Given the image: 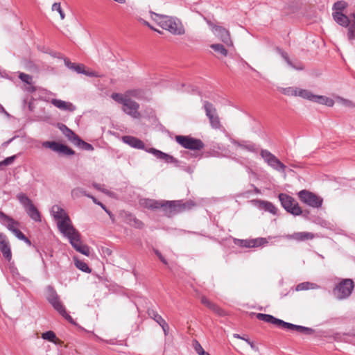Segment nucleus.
<instances>
[{
	"instance_id": "nucleus-11",
	"label": "nucleus",
	"mask_w": 355,
	"mask_h": 355,
	"mask_svg": "<svg viewBox=\"0 0 355 355\" xmlns=\"http://www.w3.org/2000/svg\"><path fill=\"white\" fill-rule=\"evenodd\" d=\"M260 155L270 167L279 172H285L286 166L269 150L262 149Z\"/></svg>"
},
{
	"instance_id": "nucleus-40",
	"label": "nucleus",
	"mask_w": 355,
	"mask_h": 355,
	"mask_svg": "<svg viewBox=\"0 0 355 355\" xmlns=\"http://www.w3.org/2000/svg\"><path fill=\"white\" fill-rule=\"evenodd\" d=\"M209 121L211 126L214 129H219L221 126L219 116L217 114L214 116H210L209 118Z\"/></svg>"
},
{
	"instance_id": "nucleus-62",
	"label": "nucleus",
	"mask_w": 355,
	"mask_h": 355,
	"mask_svg": "<svg viewBox=\"0 0 355 355\" xmlns=\"http://www.w3.org/2000/svg\"><path fill=\"white\" fill-rule=\"evenodd\" d=\"M22 241H24L28 245H31V241L26 236Z\"/></svg>"
},
{
	"instance_id": "nucleus-35",
	"label": "nucleus",
	"mask_w": 355,
	"mask_h": 355,
	"mask_svg": "<svg viewBox=\"0 0 355 355\" xmlns=\"http://www.w3.org/2000/svg\"><path fill=\"white\" fill-rule=\"evenodd\" d=\"M318 286L314 283L311 282H303L300 283L297 285L296 286V291H305V290H309V289H315L318 288Z\"/></svg>"
},
{
	"instance_id": "nucleus-20",
	"label": "nucleus",
	"mask_w": 355,
	"mask_h": 355,
	"mask_svg": "<svg viewBox=\"0 0 355 355\" xmlns=\"http://www.w3.org/2000/svg\"><path fill=\"white\" fill-rule=\"evenodd\" d=\"M267 243L263 238H257L253 239H244L240 241V245L244 248H256Z\"/></svg>"
},
{
	"instance_id": "nucleus-4",
	"label": "nucleus",
	"mask_w": 355,
	"mask_h": 355,
	"mask_svg": "<svg viewBox=\"0 0 355 355\" xmlns=\"http://www.w3.org/2000/svg\"><path fill=\"white\" fill-rule=\"evenodd\" d=\"M51 212L54 218L58 220V227L62 234L70 230L71 228L74 227L69 216L62 207L58 205H53L51 208Z\"/></svg>"
},
{
	"instance_id": "nucleus-50",
	"label": "nucleus",
	"mask_w": 355,
	"mask_h": 355,
	"mask_svg": "<svg viewBox=\"0 0 355 355\" xmlns=\"http://www.w3.org/2000/svg\"><path fill=\"white\" fill-rule=\"evenodd\" d=\"M297 331L306 335L313 334L314 333V330L313 329L300 325H299Z\"/></svg>"
},
{
	"instance_id": "nucleus-15",
	"label": "nucleus",
	"mask_w": 355,
	"mask_h": 355,
	"mask_svg": "<svg viewBox=\"0 0 355 355\" xmlns=\"http://www.w3.org/2000/svg\"><path fill=\"white\" fill-rule=\"evenodd\" d=\"M0 250L3 257L10 261L12 258L11 249L6 236L3 233H0Z\"/></svg>"
},
{
	"instance_id": "nucleus-52",
	"label": "nucleus",
	"mask_w": 355,
	"mask_h": 355,
	"mask_svg": "<svg viewBox=\"0 0 355 355\" xmlns=\"http://www.w3.org/2000/svg\"><path fill=\"white\" fill-rule=\"evenodd\" d=\"M88 198H91L95 204L101 206L103 209H104L109 215H110V212L107 209L106 207L103 203L98 201V200L95 197H94L92 195H88Z\"/></svg>"
},
{
	"instance_id": "nucleus-57",
	"label": "nucleus",
	"mask_w": 355,
	"mask_h": 355,
	"mask_svg": "<svg viewBox=\"0 0 355 355\" xmlns=\"http://www.w3.org/2000/svg\"><path fill=\"white\" fill-rule=\"evenodd\" d=\"M13 234L19 240H23L26 237V236L18 228L15 231H14Z\"/></svg>"
},
{
	"instance_id": "nucleus-14",
	"label": "nucleus",
	"mask_w": 355,
	"mask_h": 355,
	"mask_svg": "<svg viewBox=\"0 0 355 355\" xmlns=\"http://www.w3.org/2000/svg\"><path fill=\"white\" fill-rule=\"evenodd\" d=\"M139 108V103L129 98L125 105H123V110L125 113L131 116L132 118L139 119L141 116V114L138 111Z\"/></svg>"
},
{
	"instance_id": "nucleus-34",
	"label": "nucleus",
	"mask_w": 355,
	"mask_h": 355,
	"mask_svg": "<svg viewBox=\"0 0 355 355\" xmlns=\"http://www.w3.org/2000/svg\"><path fill=\"white\" fill-rule=\"evenodd\" d=\"M71 195L73 199H76L80 198L81 196L88 197V195L89 194L87 193L84 189L80 187H76L71 190Z\"/></svg>"
},
{
	"instance_id": "nucleus-32",
	"label": "nucleus",
	"mask_w": 355,
	"mask_h": 355,
	"mask_svg": "<svg viewBox=\"0 0 355 355\" xmlns=\"http://www.w3.org/2000/svg\"><path fill=\"white\" fill-rule=\"evenodd\" d=\"M203 107L207 118H209L210 116H214V114H217L216 107L209 101H205Z\"/></svg>"
},
{
	"instance_id": "nucleus-33",
	"label": "nucleus",
	"mask_w": 355,
	"mask_h": 355,
	"mask_svg": "<svg viewBox=\"0 0 355 355\" xmlns=\"http://www.w3.org/2000/svg\"><path fill=\"white\" fill-rule=\"evenodd\" d=\"M17 198L19 202L23 205L24 209H26L30 205H33L31 200L24 193H20L17 194Z\"/></svg>"
},
{
	"instance_id": "nucleus-53",
	"label": "nucleus",
	"mask_w": 355,
	"mask_h": 355,
	"mask_svg": "<svg viewBox=\"0 0 355 355\" xmlns=\"http://www.w3.org/2000/svg\"><path fill=\"white\" fill-rule=\"evenodd\" d=\"M85 69V67L83 64H74V67H73V71L77 72L78 73H83L84 70Z\"/></svg>"
},
{
	"instance_id": "nucleus-23",
	"label": "nucleus",
	"mask_w": 355,
	"mask_h": 355,
	"mask_svg": "<svg viewBox=\"0 0 355 355\" xmlns=\"http://www.w3.org/2000/svg\"><path fill=\"white\" fill-rule=\"evenodd\" d=\"M162 200H157L154 199H142L140 200V205L144 208L148 209H161Z\"/></svg>"
},
{
	"instance_id": "nucleus-24",
	"label": "nucleus",
	"mask_w": 355,
	"mask_h": 355,
	"mask_svg": "<svg viewBox=\"0 0 355 355\" xmlns=\"http://www.w3.org/2000/svg\"><path fill=\"white\" fill-rule=\"evenodd\" d=\"M55 310H56L64 319H66L69 322L72 324H76L75 321L71 318V316L67 313L64 306L62 302L60 301L58 303L55 304L53 306Z\"/></svg>"
},
{
	"instance_id": "nucleus-25",
	"label": "nucleus",
	"mask_w": 355,
	"mask_h": 355,
	"mask_svg": "<svg viewBox=\"0 0 355 355\" xmlns=\"http://www.w3.org/2000/svg\"><path fill=\"white\" fill-rule=\"evenodd\" d=\"M47 297L46 299L48 302L51 304L53 306L55 304L58 303L60 300V297L57 294L55 290L53 288V287L49 286L47 287Z\"/></svg>"
},
{
	"instance_id": "nucleus-2",
	"label": "nucleus",
	"mask_w": 355,
	"mask_h": 355,
	"mask_svg": "<svg viewBox=\"0 0 355 355\" xmlns=\"http://www.w3.org/2000/svg\"><path fill=\"white\" fill-rule=\"evenodd\" d=\"M151 19L162 28L175 35H182L185 30L182 22L177 18L150 12Z\"/></svg>"
},
{
	"instance_id": "nucleus-51",
	"label": "nucleus",
	"mask_w": 355,
	"mask_h": 355,
	"mask_svg": "<svg viewBox=\"0 0 355 355\" xmlns=\"http://www.w3.org/2000/svg\"><path fill=\"white\" fill-rule=\"evenodd\" d=\"M125 93L128 98H129V96H134L138 98L141 94V91L139 89H130L127 91Z\"/></svg>"
},
{
	"instance_id": "nucleus-9",
	"label": "nucleus",
	"mask_w": 355,
	"mask_h": 355,
	"mask_svg": "<svg viewBox=\"0 0 355 355\" xmlns=\"http://www.w3.org/2000/svg\"><path fill=\"white\" fill-rule=\"evenodd\" d=\"M175 141L183 148L191 150H200L205 147L204 143L200 139L190 136L177 135Z\"/></svg>"
},
{
	"instance_id": "nucleus-42",
	"label": "nucleus",
	"mask_w": 355,
	"mask_h": 355,
	"mask_svg": "<svg viewBox=\"0 0 355 355\" xmlns=\"http://www.w3.org/2000/svg\"><path fill=\"white\" fill-rule=\"evenodd\" d=\"M75 265L76 266L83 272H85L87 273H90L92 272V270L89 268L88 265L80 260H75Z\"/></svg>"
},
{
	"instance_id": "nucleus-7",
	"label": "nucleus",
	"mask_w": 355,
	"mask_h": 355,
	"mask_svg": "<svg viewBox=\"0 0 355 355\" xmlns=\"http://www.w3.org/2000/svg\"><path fill=\"white\" fill-rule=\"evenodd\" d=\"M256 317L259 320L264 321L267 323L272 324L276 327L282 329H286L288 330L297 331L299 327V325L286 322L282 320L276 318L273 315L269 314L259 313L256 314Z\"/></svg>"
},
{
	"instance_id": "nucleus-3",
	"label": "nucleus",
	"mask_w": 355,
	"mask_h": 355,
	"mask_svg": "<svg viewBox=\"0 0 355 355\" xmlns=\"http://www.w3.org/2000/svg\"><path fill=\"white\" fill-rule=\"evenodd\" d=\"M161 209L165 216L172 217L178 214L192 209L196 205L192 200H162Z\"/></svg>"
},
{
	"instance_id": "nucleus-46",
	"label": "nucleus",
	"mask_w": 355,
	"mask_h": 355,
	"mask_svg": "<svg viewBox=\"0 0 355 355\" xmlns=\"http://www.w3.org/2000/svg\"><path fill=\"white\" fill-rule=\"evenodd\" d=\"M17 157V155H12L10 157H8L3 159V161L0 162V170L1 169V167L3 166H7L9 165H11L14 161L15 160Z\"/></svg>"
},
{
	"instance_id": "nucleus-55",
	"label": "nucleus",
	"mask_w": 355,
	"mask_h": 355,
	"mask_svg": "<svg viewBox=\"0 0 355 355\" xmlns=\"http://www.w3.org/2000/svg\"><path fill=\"white\" fill-rule=\"evenodd\" d=\"M159 325L162 327V329H163L164 335L167 336L168 333V330H169L168 324L166 322V321H164Z\"/></svg>"
},
{
	"instance_id": "nucleus-60",
	"label": "nucleus",
	"mask_w": 355,
	"mask_h": 355,
	"mask_svg": "<svg viewBox=\"0 0 355 355\" xmlns=\"http://www.w3.org/2000/svg\"><path fill=\"white\" fill-rule=\"evenodd\" d=\"M64 64L66 65L67 67H68L69 69H73V67H74V64L75 63H73L71 62L69 59L67 58H65L64 60Z\"/></svg>"
},
{
	"instance_id": "nucleus-49",
	"label": "nucleus",
	"mask_w": 355,
	"mask_h": 355,
	"mask_svg": "<svg viewBox=\"0 0 355 355\" xmlns=\"http://www.w3.org/2000/svg\"><path fill=\"white\" fill-rule=\"evenodd\" d=\"M130 225H134L137 228H142L144 226V224L141 220H139V219L132 216H130Z\"/></svg>"
},
{
	"instance_id": "nucleus-6",
	"label": "nucleus",
	"mask_w": 355,
	"mask_h": 355,
	"mask_svg": "<svg viewBox=\"0 0 355 355\" xmlns=\"http://www.w3.org/2000/svg\"><path fill=\"white\" fill-rule=\"evenodd\" d=\"M354 288V284L351 279H344L340 281L334 289V295L338 300H344L350 296Z\"/></svg>"
},
{
	"instance_id": "nucleus-44",
	"label": "nucleus",
	"mask_w": 355,
	"mask_h": 355,
	"mask_svg": "<svg viewBox=\"0 0 355 355\" xmlns=\"http://www.w3.org/2000/svg\"><path fill=\"white\" fill-rule=\"evenodd\" d=\"M193 347L196 351V352L198 355H205L206 352L204 350L201 345L199 343V342L196 340H193Z\"/></svg>"
},
{
	"instance_id": "nucleus-37",
	"label": "nucleus",
	"mask_w": 355,
	"mask_h": 355,
	"mask_svg": "<svg viewBox=\"0 0 355 355\" xmlns=\"http://www.w3.org/2000/svg\"><path fill=\"white\" fill-rule=\"evenodd\" d=\"M76 146L80 148L85 150L92 151L94 150V147L90 144H88L83 140H82L80 137L76 140L75 144Z\"/></svg>"
},
{
	"instance_id": "nucleus-5",
	"label": "nucleus",
	"mask_w": 355,
	"mask_h": 355,
	"mask_svg": "<svg viewBox=\"0 0 355 355\" xmlns=\"http://www.w3.org/2000/svg\"><path fill=\"white\" fill-rule=\"evenodd\" d=\"M63 235L67 237L71 245L77 252L86 256L89 255V248L87 245L82 243L80 234L75 227L71 228L70 230L63 234Z\"/></svg>"
},
{
	"instance_id": "nucleus-45",
	"label": "nucleus",
	"mask_w": 355,
	"mask_h": 355,
	"mask_svg": "<svg viewBox=\"0 0 355 355\" xmlns=\"http://www.w3.org/2000/svg\"><path fill=\"white\" fill-rule=\"evenodd\" d=\"M278 51L280 53L282 57L285 60V61L287 62V64L289 66H291V67H293L294 69H298V70L302 69V67H296L292 64L291 61L290 60V59L288 58V54L286 52L282 51L280 49H278Z\"/></svg>"
},
{
	"instance_id": "nucleus-54",
	"label": "nucleus",
	"mask_w": 355,
	"mask_h": 355,
	"mask_svg": "<svg viewBox=\"0 0 355 355\" xmlns=\"http://www.w3.org/2000/svg\"><path fill=\"white\" fill-rule=\"evenodd\" d=\"M340 99V101L345 106L347 107H354V104L352 101H349V100H347V99H345L343 98H339Z\"/></svg>"
},
{
	"instance_id": "nucleus-29",
	"label": "nucleus",
	"mask_w": 355,
	"mask_h": 355,
	"mask_svg": "<svg viewBox=\"0 0 355 355\" xmlns=\"http://www.w3.org/2000/svg\"><path fill=\"white\" fill-rule=\"evenodd\" d=\"M60 129L62 131L63 134L68 138V139L71 141L73 144H75L79 137L73 131H72L64 124L61 125Z\"/></svg>"
},
{
	"instance_id": "nucleus-31",
	"label": "nucleus",
	"mask_w": 355,
	"mask_h": 355,
	"mask_svg": "<svg viewBox=\"0 0 355 355\" xmlns=\"http://www.w3.org/2000/svg\"><path fill=\"white\" fill-rule=\"evenodd\" d=\"M352 18L351 24L347 26V39L349 41L352 42L355 40V13L350 15Z\"/></svg>"
},
{
	"instance_id": "nucleus-17",
	"label": "nucleus",
	"mask_w": 355,
	"mask_h": 355,
	"mask_svg": "<svg viewBox=\"0 0 355 355\" xmlns=\"http://www.w3.org/2000/svg\"><path fill=\"white\" fill-rule=\"evenodd\" d=\"M147 152L153 154L157 159L164 160L166 163H173L175 165L178 164V161L173 156L168 155L159 150H157L153 148H150L148 150H146Z\"/></svg>"
},
{
	"instance_id": "nucleus-63",
	"label": "nucleus",
	"mask_w": 355,
	"mask_h": 355,
	"mask_svg": "<svg viewBox=\"0 0 355 355\" xmlns=\"http://www.w3.org/2000/svg\"><path fill=\"white\" fill-rule=\"evenodd\" d=\"M247 343L250 345L252 349H254L256 348L255 345H254L253 342L250 340H247Z\"/></svg>"
},
{
	"instance_id": "nucleus-10",
	"label": "nucleus",
	"mask_w": 355,
	"mask_h": 355,
	"mask_svg": "<svg viewBox=\"0 0 355 355\" xmlns=\"http://www.w3.org/2000/svg\"><path fill=\"white\" fill-rule=\"evenodd\" d=\"M297 196L302 202L311 207L320 208L322 207L323 199L313 192L304 189L300 191Z\"/></svg>"
},
{
	"instance_id": "nucleus-30",
	"label": "nucleus",
	"mask_w": 355,
	"mask_h": 355,
	"mask_svg": "<svg viewBox=\"0 0 355 355\" xmlns=\"http://www.w3.org/2000/svg\"><path fill=\"white\" fill-rule=\"evenodd\" d=\"M25 210L31 219L37 222L41 221L40 214L33 204L25 209Z\"/></svg>"
},
{
	"instance_id": "nucleus-16",
	"label": "nucleus",
	"mask_w": 355,
	"mask_h": 355,
	"mask_svg": "<svg viewBox=\"0 0 355 355\" xmlns=\"http://www.w3.org/2000/svg\"><path fill=\"white\" fill-rule=\"evenodd\" d=\"M230 141L236 147L240 148L248 152L254 153L257 150V145L251 141L245 140H236L234 139H231Z\"/></svg>"
},
{
	"instance_id": "nucleus-48",
	"label": "nucleus",
	"mask_w": 355,
	"mask_h": 355,
	"mask_svg": "<svg viewBox=\"0 0 355 355\" xmlns=\"http://www.w3.org/2000/svg\"><path fill=\"white\" fill-rule=\"evenodd\" d=\"M52 10L53 11H58V12H59V14L60 15L61 19H64L65 15H64L63 10L61 8L60 3H54L52 5Z\"/></svg>"
},
{
	"instance_id": "nucleus-26",
	"label": "nucleus",
	"mask_w": 355,
	"mask_h": 355,
	"mask_svg": "<svg viewBox=\"0 0 355 355\" xmlns=\"http://www.w3.org/2000/svg\"><path fill=\"white\" fill-rule=\"evenodd\" d=\"M258 203V207L260 209H262L266 211H268L272 214H276L277 209L276 207L270 202L258 200H257Z\"/></svg>"
},
{
	"instance_id": "nucleus-28",
	"label": "nucleus",
	"mask_w": 355,
	"mask_h": 355,
	"mask_svg": "<svg viewBox=\"0 0 355 355\" xmlns=\"http://www.w3.org/2000/svg\"><path fill=\"white\" fill-rule=\"evenodd\" d=\"M314 236L312 233L310 232H296L291 235L288 236V238L296 240L297 241H303L306 240H309L313 239Z\"/></svg>"
},
{
	"instance_id": "nucleus-12",
	"label": "nucleus",
	"mask_w": 355,
	"mask_h": 355,
	"mask_svg": "<svg viewBox=\"0 0 355 355\" xmlns=\"http://www.w3.org/2000/svg\"><path fill=\"white\" fill-rule=\"evenodd\" d=\"M42 147L49 148L51 150L63 155H73L75 154L73 150L66 145L60 144L55 141H46L42 144Z\"/></svg>"
},
{
	"instance_id": "nucleus-41",
	"label": "nucleus",
	"mask_w": 355,
	"mask_h": 355,
	"mask_svg": "<svg viewBox=\"0 0 355 355\" xmlns=\"http://www.w3.org/2000/svg\"><path fill=\"white\" fill-rule=\"evenodd\" d=\"M347 3L344 1H338L333 5L334 12H341L347 8Z\"/></svg>"
},
{
	"instance_id": "nucleus-22",
	"label": "nucleus",
	"mask_w": 355,
	"mask_h": 355,
	"mask_svg": "<svg viewBox=\"0 0 355 355\" xmlns=\"http://www.w3.org/2000/svg\"><path fill=\"white\" fill-rule=\"evenodd\" d=\"M332 15L335 21L340 26L347 27L351 24L352 19L341 12H334Z\"/></svg>"
},
{
	"instance_id": "nucleus-64",
	"label": "nucleus",
	"mask_w": 355,
	"mask_h": 355,
	"mask_svg": "<svg viewBox=\"0 0 355 355\" xmlns=\"http://www.w3.org/2000/svg\"><path fill=\"white\" fill-rule=\"evenodd\" d=\"M234 337L239 338V339L243 338L242 336H241L239 334H234Z\"/></svg>"
},
{
	"instance_id": "nucleus-43",
	"label": "nucleus",
	"mask_w": 355,
	"mask_h": 355,
	"mask_svg": "<svg viewBox=\"0 0 355 355\" xmlns=\"http://www.w3.org/2000/svg\"><path fill=\"white\" fill-rule=\"evenodd\" d=\"M42 338L44 340H47L50 342L55 343L56 336L52 331H48L42 334Z\"/></svg>"
},
{
	"instance_id": "nucleus-1",
	"label": "nucleus",
	"mask_w": 355,
	"mask_h": 355,
	"mask_svg": "<svg viewBox=\"0 0 355 355\" xmlns=\"http://www.w3.org/2000/svg\"><path fill=\"white\" fill-rule=\"evenodd\" d=\"M280 92L288 96H300L304 99H307L310 101L318 103L321 105H325L328 107H333L334 101L330 98L324 96L313 94L308 89H304L295 87H288L281 88Z\"/></svg>"
},
{
	"instance_id": "nucleus-58",
	"label": "nucleus",
	"mask_w": 355,
	"mask_h": 355,
	"mask_svg": "<svg viewBox=\"0 0 355 355\" xmlns=\"http://www.w3.org/2000/svg\"><path fill=\"white\" fill-rule=\"evenodd\" d=\"M83 74H84L87 76H89V77H98V75L96 72H94L93 71L86 70L85 69Z\"/></svg>"
},
{
	"instance_id": "nucleus-8",
	"label": "nucleus",
	"mask_w": 355,
	"mask_h": 355,
	"mask_svg": "<svg viewBox=\"0 0 355 355\" xmlns=\"http://www.w3.org/2000/svg\"><path fill=\"white\" fill-rule=\"evenodd\" d=\"M279 200L282 206L287 211V212L294 215L299 216L302 214V210L295 199L286 193H280Z\"/></svg>"
},
{
	"instance_id": "nucleus-59",
	"label": "nucleus",
	"mask_w": 355,
	"mask_h": 355,
	"mask_svg": "<svg viewBox=\"0 0 355 355\" xmlns=\"http://www.w3.org/2000/svg\"><path fill=\"white\" fill-rule=\"evenodd\" d=\"M92 186H93L96 189H97V190H98V191H102V192H103V193H108L107 190L103 189V188H102V187H101V184H97V183H93V184H92Z\"/></svg>"
},
{
	"instance_id": "nucleus-36",
	"label": "nucleus",
	"mask_w": 355,
	"mask_h": 355,
	"mask_svg": "<svg viewBox=\"0 0 355 355\" xmlns=\"http://www.w3.org/2000/svg\"><path fill=\"white\" fill-rule=\"evenodd\" d=\"M112 98L116 102L125 105L130 98H128L126 93L123 95L119 93H113L111 96Z\"/></svg>"
},
{
	"instance_id": "nucleus-47",
	"label": "nucleus",
	"mask_w": 355,
	"mask_h": 355,
	"mask_svg": "<svg viewBox=\"0 0 355 355\" xmlns=\"http://www.w3.org/2000/svg\"><path fill=\"white\" fill-rule=\"evenodd\" d=\"M19 78L24 83H26V84L31 85L32 83L33 78L31 76L28 74L24 73H19Z\"/></svg>"
},
{
	"instance_id": "nucleus-39",
	"label": "nucleus",
	"mask_w": 355,
	"mask_h": 355,
	"mask_svg": "<svg viewBox=\"0 0 355 355\" xmlns=\"http://www.w3.org/2000/svg\"><path fill=\"white\" fill-rule=\"evenodd\" d=\"M210 47L216 53L222 55L223 56L227 55V50L225 48L224 45L221 44H213Z\"/></svg>"
},
{
	"instance_id": "nucleus-38",
	"label": "nucleus",
	"mask_w": 355,
	"mask_h": 355,
	"mask_svg": "<svg viewBox=\"0 0 355 355\" xmlns=\"http://www.w3.org/2000/svg\"><path fill=\"white\" fill-rule=\"evenodd\" d=\"M148 314L150 318L153 319L159 324L165 321L164 319H163V318L154 309H148Z\"/></svg>"
},
{
	"instance_id": "nucleus-27",
	"label": "nucleus",
	"mask_w": 355,
	"mask_h": 355,
	"mask_svg": "<svg viewBox=\"0 0 355 355\" xmlns=\"http://www.w3.org/2000/svg\"><path fill=\"white\" fill-rule=\"evenodd\" d=\"M200 301L202 304H204L207 308H209L210 310L213 311L214 312L216 313L217 314H218V315L223 314V311L219 306H218L216 304L211 302L205 296H202Z\"/></svg>"
},
{
	"instance_id": "nucleus-13",
	"label": "nucleus",
	"mask_w": 355,
	"mask_h": 355,
	"mask_svg": "<svg viewBox=\"0 0 355 355\" xmlns=\"http://www.w3.org/2000/svg\"><path fill=\"white\" fill-rule=\"evenodd\" d=\"M209 26L211 28L215 35L227 46H232L233 42L231 40L230 33L228 30L220 26L214 25L211 21H207Z\"/></svg>"
},
{
	"instance_id": "nucleus-56",
	"label": "nucleus",
	"mask_w": 355,
	"mask_h": 355,
	"mask_svg": "<svg viewBox=\"0 0 355 355\" xmlns=\"http://www.w3.org/2000/svg\"><path fill=\"white\" fill-rule=\"evenodd\" d=\"M154 252L155 253V254L159 257V259H160V261L165 265H167L168 264V262L166 261V259L162 255V254L160 253V252L157 250H154Z\"/></svg>"
},
{
	"instance_id": "nucleus-61",
	"label": "nucleus",
	"mask_w": 355,
	"mask_h": 355,
	"mask_svg": "<svg viewBox=\"0 0 355 355\" xmlns=\"http://www.w3.org/2000/svg\"><path fill=\"white\" fill-rule=\"evenodd\" d=\"M144 24L146 25L148 27H149L151 30H153L155 31H157L158 33H160V31H157L156 28H155L153 26H152L148 21H144Z\"/></svg>"
},
{
	"instance_id": "nucleus-18",
	"label": "nucleus",
	"mask_w": 355,
	"mask_h": 355,
	"mask_svg": "<svg viewBox=\"0 0 355 355\" xmlns=\"http://www.w3.org/2000/svg\"><path fill=\"white\" fill-rule=\"evenodd\" d=\"M0 221L12 233L17 229V227L19 225V223L17 221L15 220L12 218L6 215L1 211H0Z\"/></svg>"
},
{
	"instance_id": "nucleus-21",
	"label": "nucleus",
	"mask_w": 355,
	"mask_h": 355,
	"mask_svg": "<svg viewBox=\"0 0 355 355\" xmlns=\"http://www.w3.org/2000/svg\"><path fill=\"white\" fill-rule=\"evenodd\" d=\"M56 107L65 111L73 112L76 110V107L70 102H67L60 99L53 98L51 101Z\"/></svg>"
},
{
	"instance_id": "nucleus-19",
	"label": "nucleus",
	"mask_w": 355,
	"mask_h": 355,
	"mask_svg": "<svg viewBox=\"0 0 355 355\" xmlns=\"http://www.w3.org/2000/svg\"><path fill=\"white\" fill-rule=\"evenodd\" d=\"M122 141L129 145L130 146L137 148V149H144L145 145L144 142L135 137L132 136H123L122 137Z\"/></svg>"
}]
</instances>
